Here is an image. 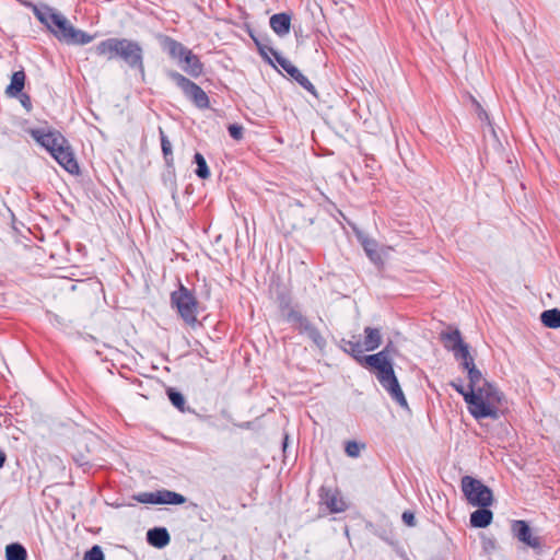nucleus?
Wrapping results in <instances>:
<instances>
[{
    "label": "nucleus",
    "mask_w": 560,
    "mask_h": 560,
    "mask_svg": "<svg viewBox=\"0 0 560 560\" xmlns=\"http://www.w3.org/2000/svg\"><path fill=\"white\" fill-rule=\"evenodd\" d=\"M97 57L106 61L119 60L129 69L144 75V50L137 40L126 37H108L90 48Z\"/></svg>",
    "instance_id": "f257e3e1"
},
{
    "label": "nucleus",
    "mask_w": 560,
    "mask_h": 560,
    "mask_svg": "<svg viewBox=\"0 0 560 560\" xmlns=\"http://www.w3.org/2000/svg\"><path fill=\"white\" fill-rule=\"evenodd\" d=\"M30 136L45 148L56 162L70 174H79L80 167L69 141L58 130L49 128L30 129Z\"/></svg>",
    "instance_id": "f03ea898"
},
{
    "label": "nucleus",
    "mask_w": 560,
    "mask_h": 560,
    "mask_svg": "<svg viewBox=\"0 0 560 560\" xmlns=\"http://www.w3.org/2000/svg\"><path fill=\"white\" fill-rule=\"evenodd\" d=\"M503 400V393L488 381H485L483 385L475 390H469V394L466 396L468 410L475 419L490 418L498 420L500 418L499 407Z\"/></svg>",
    "instance_id": "7ed1b4c3"
},
{
    "label": "nucleus",
    "mask_w": 560,
    "mask_h": 560,
    "mask_svg": "<svg viewBox=\"0 0 560 560\" xmlns=\"http://www.w3.org/2000/svg\"><path fill=\"white\" fill-rule=\"evenodd\" d=\"M462 491L469 504L477 508H488L493 502L492 490L480 480L464 476L462 478Z\"/></svg>",
    "instance_id": "20e7f679"
},
{
    "label": "nucleus",
    "mask_w": 560,
    "mask_h": 560,
    "mask_svg": "<svg viewBox=\"0 0 560 560\" xmlns=\"http://www.w3.org/2000/svg\"><path fill=\"white\" fill-rule=\"evenodd\" d=\"M171 79L184 93V95L192 102L198 108L209 107V96L207 93L195 82L184 77L177 71L168 70L166 72Z\"/></svg>",
    "instance_id": "39448f33"
},
{
    "label": "nucleus",
    "mask_w": 560,
    "mask_h": 560,
    "mask_svg": "<svg viewBox=\"0 0 560 560\" xmlns=\"http://www.w3.org/2000/svg\"><path fill=\"white\" fill-rule=\"evenodd\" d=\"M171 303L187 324L196 322L197 301L186 287L179 284L178 290L172 292Z\"/></svg>",
    "instance_id": "423d86ee"
},
{
    "label": "nucleus",
    "mask_w": 560,
    "mask_h": 560,
    "mask_svg": "<svg viewBox=\"0 0 560 560\" xmlns=\"http://www.w3.org/2000/svg\"><path fill=\"white\" fill-rule=\"evenodd\" d=\"M287 319L292 324L294 329L299 331V334L306 335L316 347L319 349H324L326 347V339L301 312L291 310L287 315Z\"/></svg>",
    "instance_id": "0eeeda50"
},
{
    "label": "nucleus",
    "mask_w": 560,
    "mask_h": 560,
    "mask_svg": "<svg viewBox=\"0 0 560 560\" xmlns=\"http://www.w3.org/2000/svg\"><path fill=\"white\" fill-rule=\"evenodd\" d=\"M375 376L382 387L388 393L390 398L401 408L408 409V402L394 370L374 371Z\"/></svg>",
    "instance_id": "6e6552de"
},
{
    "label": "nucleus",
    "mask_w": 560,
    "mask_h": 560,
    "mask_svg": "<svg viewBox=\"0 0 560 560\" xmlns=\"http://www.w3.org/2000/svg\"><path fill=\"white\" fill-rule=\"evenodd\" d=\"M397 353V348L393 341H388L386 346L377 353L369 354L363 359L371 371L394 370L393 355Z\"/></svg>",
    "instance_id": "1a4fd4ad"
},
{
    "label": "nucleus",
    "mask_w": 560,
    "mask_h": 560,
    "mask_svg": "<svg viewBox=\"0 0 560 560\" xmlns=\"http://www.w3.org/2000/svg\"><path fill=\"white\" fill-rule=\"evenodd\" d=\"M318 498L319 505L325 506L329 513H341L348 509V504L338 489L322 486Z\"/></svg>",
    "instance_id": "9d476101"
},
{
    "label": "nucleus",
    "mask_w": 560,
    "mask_h": 560,
    "mask_svg": "<svg viewBox=\"0 0 560 560\" xmlns=\"http://www.w3.org/2000/svg\"><path fill=\"white\" fill-rule=\"evenodd\" d=\"M270 54L273 56L277 63L302 88L308 91L311 94L316 95V89L312 82L285 57L279 51L270 49Z\"/></svg>",
    "instance_id": "9b49d317"
},
{
    "label": "nucleus",
    "mask_w": 560,
    "mask_h": 560,
    "mask_svg": "<svg viewBox=\"0 0 560 560\" xmlns=\"http://www.w3.org/2000/svg\"><path fill=\"white\" fill-rule=\"evenodd\" d=\"M511 530L513 536L517 538L526 547L532 548L534 550L541 549L540 537L534 535L530 526L526 521H513L511 524Z\"/></svg>",
    "instance_id": "f8f14e48"
},
{
    "label": "nucleus",
    "mask_w": 560,
    "mask_h": 560,
    "mask_svg": "<svg viewBox=\"0 0 560 560\" xmlns=\"http://www.w3.org/2000/svg\"><path fill=\"white\" fill-rule=\"evenodd\" d=\"M158 39L162 50L166 52L171 59L175 60L178 65H182L183 59L186 54H188L189 49L167 35H159Z\"/></svg>",
    "instance_id": "ddd939ff"
},
{
    "label": "nucleus",
    "mask_w": 560,
    "mask_h": 560,
    "mask_svg": "<svg viewBox=\"0 0 560 560\" xmlns=\"http://www.w3.org/2000/svg\"><path fill=\"white\" fill-rule=\"evenodd\" d=\"M147 541L150 546L162 549L170 544L171 536L165 527H153L147 532Z\"/></svg>",
    "instance_id": "4468645a"
},
{
    "label": "nucleus",
    "mask_w": 560,
    "mask_h": 560,
    "mask_svg": "<svg viewBox=\"0 0 560 560\" xmlns=\"http://www.w3.org/2000/svg\"><path fill=\"white\" fill-rule=\"evenodd\" d=\"M179 66L184 72L194 78H198L203 70V65L201 63L199 57L195 55L190 49L183 59V63Z\"/></svg>",
    "instance_id": "2eb2a0df"
},
{
    "label": "nucleus",
    "mask_w": 560,
    "mask_h": 560,
    "mask_svg": "<svg viewBox=\"0 0 560 560\" xmlns=\"http://www.w3.org/2000/svg\"><path fill=\"white\" fill-rule=\"evenodd\" d=\"M440 338L444 345V347L452 351L453 353L460 349L462 347L466 346L467 343L464 342L460 331L458 329L450 330V331H442L440 335Z\"/></svg>",
    "instance_id": "dca6fc26"
},
{
    "label": "nucleus",
    "mask_w": 560,
    "mask_h": 560,
    "mask_svg": "<svg viewBox=\"0 0 560 560\" xmlns=\"http://www.w3.org/2000/svg\"><path fill=\"white\" fill-rule=\"evenodd\" d=\"M26 74L23 69L15 71L11 75V82L5 89V94L9 97H18L24 90Z\"/></svg>",
    "instance_id": "f3484780"
},
{
    "label": "nucleus",
    "mask_w": 560,
    "mask_h": 560,
    "mask_svg": "<svg viewBox=\"0 0 560 560\" xmlns=\"http://www.w3.org/2000/svg\"><path fill=\"white\" fill-rule=\"evenodd\" d=\"M155 495V504L180 505L187 501L183 494L167 489L156 490Z\"/></svg>",
    "instance_id": "a211bd4d"
},
{
    "label": "nucleus",
    "mask_w": 560,
    "mask_h": 560,
    "mask_svg": "<svg viewBox=\"0 0 560 560\" xmlns=\"http://www.w3.org/2000/svg\"><path fill=\"white\" fill-rule=\"evenodd\" d=\"M269 23L277 35L283 36L290 32L291 16L287 13H276L270 18Z\"/></svg>",
    "instance_id": "6ab92c4d"
},
{
    "label": "nucleus",
    "mask_w": 560,
    "mask_h": 560,
    "mask_svg": "<svg viewBox=\"0 0 560 560\" xmlns=\"http://www.w3.org/2000/svg\"><path fill=\"white\" fill-rule=\"evenodd\" d=\"M382 332L380 328L365 327L363 347L365 351H374L382 345Z\"/></svg>",
    "instance_id": "aec40b11"
},
{
    "label": "nucleus",
    "mask_w": 560,
    "mask_h": 560,
    "mask_svg": "<svg viewBox=\"0 0 560 560\" xmlns=\"http://www.w3.org/2000/svg\"><path fill=\"white\" fill-rule=\"evenodd\" d=\"M342 342V350L347 353H349L361 366L368 369V364L364 363L363 359L366 358V355L363 354V345H361L359 341H351V340H341Z\"/></svg>",
    "instance_id": "412c9836"
},
{
    "label": "nucleus",
    "mask_w": 560,
    "mask_h": 560,
    "mask_svg": "<svg viewBox=\"0 0 560 560\" xmlns=\"http://www.w3.org/2000/svg\"><path fill=\"white\" fill-rule=\"evenodd\" d=\"M493 513L488 508H479L470 514V525L476 528H486L492 522Z\"/></svg>",
    "instance_id": "4be33fe9"
},
{
    "label": "nucleus",
    "mask_w": 560,
    "mask_h": 560,
    "mask_svg": "<svg viewBox=\"0 0 560 560\" xmlns=\"http://www.w3.org/2000/svg\"><path fill=\"white\" fill-rule=\"evenodd\" d=\"M361 245L366 254V256L370 258V260L376 265L382 266L383 265V257L381 253L378 252V244L375 240L363 237L361 238Z\"/></svg>",
    "instance_id": "5701e85b"
},
{
    "label": "nucleus",
    "mask_w": 560,
    "mask_h": 560,
    "mask_svg": "<svg viewBox=\"0 0 560 560\" xmlns=\"http://www.w3.org/2000/svg\"><path fill=\"white\" fill-rule=\"evenodd\" d=\"M72 24L65 18L61 13L58 18H55V24L52 26V30H49L56 38L65 43V38H68L67 34L70 33L69 30L72 28Z\"/></svg>",
    "instance_id": "b1692460"
},
{
    "label": "nucleus",
    "mask_w": 560,
    "mask_h": 560,
    "mask_svg": "<svg viewBox=\"0 0 560 560\" xmlns=\"http://www.w3.org/2000/svg\"><path fill=\"white\" fill-rule=\"evenodd\" d=\"M70 33L67 34L68 38H65V43L67 45H85L91 43L96 35H91L82 30L75 28L72 26L69 30Z\"/></svg>",
    "instance_id": "393cba45"
},
{
    "label": "nucleus",
    "mask_w": 560,
    "mask_h": 560,
    "mask_svg": "<svg viewBox=\"0 0 560 560\" xmlns=\"http://www.w3.org/2000/svg\"><path fill=\"white\" fill-rule=\"evenodd\" d=\"M34 14L48 30H52L55 24V18H58L60 13L56 12L51 8L45 5L43 8H34Z\"/></svg>",
    "instance_id": "a878e982"
},
{
    "label": "nucleus",
    "mask_w": 560,
    "mask_h": 560,
    "mask_svg": "<svg viewBox=\"0 0 560 560\" xmlns=\"http://www.w3.org/2000/svg\"><path fill=\"white\" fill-rule=\"evenodd\" d=\"M248 34L250 38L254 40L260 56L272 65V60L269 58L270 49H273L268 45L269 39L267 37H261L260 35H256L254 31L248 30Z\"/></svg>",
    "instance_id": "bb28decb"
},
{
    "label": "nucleus",
    "mask_w": 560,
    "mask_h": 560,
    "mask_svg": "<svg viewBox=\"0 0 560 560\" xmlns=\"http://www.w3.org/2000/svg\"><path fill=\"white\" fill-rule=\"evenodd\" d=\"M7 560H27L26 548L20 542H12L5 547Z\"/></svg>",
    "instance_id": "cd10ccee"
},
{
    "label": "nucleus",
    "mask_w": 560,
    "mask_h": 560,
    "mask_svg": "<svg viewBox=\"0 0 560 560\" xmlns=\"http://www.w3.org/2000/svg\"><path fill=\"white\" fill-rule=\"evenodd\" d=\"M541 323L548 328H560V310L551 308L540 314Z\"/></svg>",
    "instance_id": "c85d7f7f"
},
{
    "label": "nucleus",
    "mask_w": 560,
    "mask_h": 560,
    "mask_svg": "<svg viewBox=\"0 0 560 560\" xmlns=\"http://www.w3.org/2000/svg\"><path fill=\"white\" fill-rule=\"evenodd\" d=\"M160 132V139H161V148L163 158L165 160L167 167H173L174 165V156H173V150H172V143L168 140L167 136L164 133L163 129H159Z\"/></svg>",
    "instance_id": "c756f323"
},
{
    "label": "nucleus",
    "mask_w": 560,
    "mask_h": 560,
    "mask_svg": "<svg viewBox=\"0 0 560 560\" xmlns=\"http://www.w3.org/2000/svg\"><path fill=\"white\" fill-rule=\"evenodd\" d=\"M192 163L197 165L194 172L199 178L206 179L209 177V166L207 164L205 156L200 152L195 153Z\"/></svg>",
    "instance_id": "7c9ffc66"
},
{
    "label": "nucleus",
    "mask_w": 560,
    "mask_h": 560,
    "mask_svg": "<svg viewBox=\"0 0 560 560\" xmlns=\"http://www.w3.org/2000/svg\"><path fill=\"white\" fill-rule=\"evenodd\" d=\"M453 354H454L455 359L460 362V365L465 371L468 370L470 366L475 365V361L469 352L468 345L462 347L460 349L455 351Z\"/></svg>",
    "instance_id": "2f4dec72"
},
{
    "label": "nucleus",
    "mask_w": 560,
    "mask_h": 560,
    "mask_svg": "<svg viewBox=\"0 0 560 560\" xmlns=\"http://www.w3.org/2000/svg\"><path fill=\"white\" fill-rule=\"evenodd\" d=\"M466 371H467L468 381H469V384H468L469 390H475L479 386L483 385L485 381H487L486 378H483L481 371L479 369H477L476 364L470 366Z\"/></svg>",
    "instance_id": "473e14b6"
},
{
    "label": "nucleus",
    "mask_w": 560,
    "mask_h": 560,
    "mask_svg": "<svg viewBox=\"0 0 560 560\" xmlns=\"http://www.w3.org/2000/svg\"><path fill=\"white\" fill-rule=\"evenodd\" d=\"M166 395L174 407L179 411H185L186 399L179 390L174 387H168L166 389Z\"/></svg>",
    "instance_id": "72a5a7b5"
},
{
    "label": "nucleus",
    "mask_w": 560,
    "mask_h": 560,
    "mask_svg": "<svg viewBox=\"0 0 560 560\" xmlns=\"http://www.w3.org/2000/svg\"><path fill=\"white\" fill-rule=\"evenodd\" d=\"M83 560H105L104 552L98 545H94L83 556Z\"/></svg>",
    "instance_id": "f704fd0d"
},
{
    "label": "nucleus",
    "mask_w": 560,
    "mask_h": 560,
    "mask_svg": "<svg viewBox=\"0 0 560 560\" xmlns=\"http://www.w3.org/2000/svg\"><path fill=\"white\" fill-rule=\"evenodd\" d=\"M133 500H136L139 503L143 504H155V491L154 492H140L137 494H133Z\"/></svg>",
    "instance_id": "c9c22d12"
},
{
    "label": "nucleus",
    "mask_w": 560,
    "mask_h": 560,
    "mask_svg": "<svg viewBox=\"0 0 560 560\" xmlns=\"http://www.w3.org/2000/svg\"><path fill=\"white\" fill-rule=\"evenodd\" d=\"M228 131L231 138H233L234 140L240 141L243 139L244 128L242 125L231 124L228 126Z\"/></svg>",
    "instance_id": "e433bc0d"
},
{
    "label": "nucleus",
    "mask_w": 560,
    "mask_h": 560,
    "mask_svg": "<svg viewBox=\"0 0 560 560\" xmlns=\"http://www.w3.org/2000/svg\"><path fill=\"white\" fill-rule=\"evenodd\" d=\"M361 447L355 441H348L345 451L349 457L355 458L360 455Z\"/></svg>",
    "instance_id": "4c0bfd02"
},
{
    "label": "nucleus",
    "mask_w": 560,
    "mask_h": 560,
    "mask_svg": "<svg viewBox=\"0 0 560 560\" xmlns=\"http://www.w3.org/2000/svg\"><path fill=\"white\" fill-rule=\"evenodd\" d=\"M16 98H19L21 105L25 108L27 113L33 109L31 96L26 93H21Z\"/></svg>",
    "instance_id": "58836bf2"
},
{
    "label": "nucleus",
    "mask_w": 560,
    "mask_h": 560,
    "mask_svg": "<svg viewBox=\"0 0 560 560\" xmlns=\"http://www.w3.org/2000/svg\"><path fill=\"white\" fill-rule=\"evenodd\" d=\"M401 520L409 527H415L417 525L416 516L411 511H405L401 515Z\"/></svg>",
    "instance_id": "ea45409f"
},
{
    "label": "nucleus",
    "mask_w": 560,
    "mask_h": 560,
    "mask_svg": "<svg viewBox=\"0 0 560 560\" xmlns=\"http://www.w3.org/2000/svg\"><path fill=\"white\" fill-rule=\"evenodd\" d=\"M458 394H460L464 397V400L466 401V396L469 394V389L466 390L462 384V381L458 380L451 382L450 384Z\"/></svg>",
    "instance_id": "a19ab883"
},
{
    "label": "nucleus",
    "mask_w": 560,
    "mask_h": 560,
    "mask_svg": "<svg viewBox=\"0 0 560 560\" xmlns=\"http://www.w3.org/2000/svg\"><path fill=\"white\" fill-rule=\"evenodd\" d=\"M477 112L480 119H488L487 112L480 106V104L477 103Z\"/></svg>",
    "instance_id": "79ce46f5"
},
{
    "label": "nucleus",
    "mask_w": 560,
    "mask_h": 560,
    "mask_svg": "<svg viewBox=\"0 0 560 560\" xmlns=\"http://www.w3.org/2000/svg\"><path fill=\"white\" fill-rule=\"evenodd\" d=\"M47 315H48V317H49V319H50L51 322H56V323H58V324H60V325L62 324L61 318H60L57 314H54V313H51V312H47Z\"/></svg>",
    "instance_id": "37998d69"
},
{
    "label": "nucleus",
    "mask_w": 560,
    "mask_h": 560,
    "mask_svg": "<svg viewBox=\"0 0 560 560\" xmlns=\"http://www.w3.org/2000/svg\"><path fill=\"white\" fill-rule=\"evenodd\" d=\"M7 460V455L3 451L0 450V469L4 466Z\"/></svg>",
    "instance_id": "c03bdc74"
},
{
    "label": "nucleus",
    "mask_w": 560,
    "mask_h": 560,
    "mask_svg": "<svg viewBox=\"0 0 560 560\" xmlns=\"http://www.w3.org/2000/svg\"><path fill=\"white\" fill-rule=\"evenodd\" d=\"M378 536H380L383 540H385L386 542H388V544H393V542H392L387 537H385V534H378Z\"/></svg>",
    "instance_id": "a18cd8bd"
},
{
    "label": "nucleus",
    "mask_w": 560,
    "mask_h": 560,
    "mask_svg": "<svg viewBox=\"0 0 560 560\" xmlns=\"http://www.w3.org/2000/svg\"><path fill=\"white\" fill-rule=\"evenodd\" d=\"M221 560H235L233 556H223Z\"/></svg>",
    "instance_id": "49530a36"
}]
</instances>
